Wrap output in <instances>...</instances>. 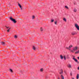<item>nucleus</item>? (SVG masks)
Masks as SVG:
<instances>
[{
	"label": "nucleus",
	"instance_id": "obj_27",
	"mask_svg": "<svg viewBox=\"0 0 79 79\" xmlns=\"http://www.w3.org/2000/svg\"><path fill=\"white\" fill-rule=\"evenodd\" d=\"M65 8H67V9H69L68 7L66 6H65Z\"/></svg>",
	"mask_w": 79,
	"mask_h": 79
},
{
	"label": "nucleus",
	"instance_id": "obj_7",
	"mask_svg": "<svg viewBox=\"0 0 79 79\" xmlns=\"http://www.w3.org/2000/svg\"><path fill=\"white\" fill-rule=\"evenodd\" d=\"M68 68H71V64H68Z\"/></svg>",
	"mask_w": 79,
	"mask_h": 79
},
{
	"label": "nucleus",
	"instance_id": "obj_20",
	"mask_svg": "<svg viewBox=\"0 0 79 79\" xmlns=\"http://www.w3.org/2000/svg\"><path fill=\"white\" fill-rule=\"evenodd\" d=\"M32 18L33 19H34V18H35V16H34V15L32 16Z\"/></svg>",
	"mask_w": 79,
	"mask_h": 79
},
{
	"label": "nucleus",
	"instance_id": "obj_5",
	"mask_svg": "<svg viewBox=\"0 0 79 79\" xmlns=\"http://www.w3.org/2000/svg\"><path fill=\"white\" fill-rule=\"evenodd\" d=\"M75 57V56H73V60H74V61L75 62H78L77 60V59H76L75 58H74Z\"/></svg>",
	"mask_w": 79,
	"mask_h": 79
},
{
	"label": "nucleus",
	"instance_id": "obj_13",
	"mask_svg": "<svg viewBox=\"0 0 79 79\" xmlns=\"http://www.w3.org/2000/svg\"><path fill=\"white\" fill-rule=\"evenodd\" d=\"M33 49L34 50H35V46H33Z\"/></svg>",
	"mask_w": 79,
	"mask_h": 79
},
{
	"label": "nucleus",
	"instance_id": "obj_38",
	"mask_svg": "<svg viewBox=\"0 0 79 79\" xmlns=\"http://www.w3.org/2000/svg\"><path fill=\"white\" fill-rule=\"evenodd\" d=\"M74 5H75V3H74Z\"/></svg>",
	"mask_w": 79,
	"mask_h": 79
},
{
	"label": "nucleus",
	"instance_id": "obj_28",
	"mask_svg": "<svg viewBox=\"0 0 79 79\" xmlns=\"http://www.w3.org/2000/svg\"><path fill=\"white\" fill-rule=\"evenodd\" d=\"M66 58H67V59H69V57L68 56H66Z\"/></svg>",
	"mask_w": 79,
	"mask_h": 79
},
{
	"label": "nucleus",
	"instance_id": "obj_25",
	"mask_svg": "<svg viewBox=\"0 0 79 79\" xmlns=\"http://www.w3.org/2000/svg\"><path fill=\"white\" fill-rule=\"evenodd\" d=\"M54 23L56 25V24H57V21H55Z\"/></svg>",
	"mask_w": 79,
	"mask_h": 79
},
{
	"label": "nucleus",
	"instance_id": "obj_1",
	"mask_svg": "<svg viewBox=\"0 0 79 79\" xmlns=\"http://www.w3.org/2000/svg\"><path fill=\"white\" fill-rule=\"evenodd\" d=\"M78 49V47L77 46H75L73 47V50H71V52H72V53H74L75 51L77 50Z\"/></svg>",
	"mask_w": 79,
	"mask_h": 79
},
{
	"label": "nucleus",
	"instance_id": "obj_11",
	"mask_svg": "<svg viewBox=\"0 0 79 79\" xmlns=\"http://www.w3.org/2000/svg\"><path fill=\"white\" fill-rule=\"evenodd\" d=\"M71 34L73 35H75V34H76V33H75V32H72L71 33Z\"/></svg>",
	"mask_w": 79,
	"mask_h": 79
},
{
	"label": "nucleus",
	"instance_id": "obj_9",
	"mask_svg": "<svg viewBox=\"0 0 79 79\" xmlns=\"http://www.w3.org/2000/svg\"><path fill=\"white\" fill-rule=\"evenodd\" d=\"M61 79H64V76H63V75H61Z\"/></svg>",
	"mask_w": 79,
	"mask_h": 79
},
{
	"label": "nucleus",
	"instance_id": "obj_19",
	"mask_svg": "<svg viewBox=\"0 0 79 79\" xmlns=\"http://www.w3.org/2000/svg\"><path fill=\"white\" fill-rule=\"evenodd\" d=\"M18 5L20 7V8H21V5H20V4L19 3H18Z\"/></svg>",
	"mask_w": 79,
	"mask_h": 79
},
{
	"label": "nucleus",
	"instance_id": "obj_31",
	"mask_svg": "<svg viewBox=\"0 0 79 79\" xmlns=\"http://www.w3.org/2000/svg\"><path fill=\"white\" fill-rule=\"evenodd\" d=\"M66 48V49H69V48H68V47H66V48Z\"/></svg>",
	"mask_w": 79,
	"mask_h": 79
},
{
	"label": "nucleus",
	"instance_id": "obj_32",
	"mask_svg": "<svg viewBox=\"0 0 79 79\" xmlns=\"http://www.w3.org/2000/svg\"><path fill=\"white\" fill-rule=\"evenodd\" d=\"M70 75H71V76H72V73H70Z\"/></svg>",
	"mask_w": 79,
	"mask_h": 79
},
{
	"label": "nucleus",
	"instance_id": "obj_35",
	"mask_svg": "<svg viewBox=\"0 0 79 79\" xmlns=\"http://www.w3.org/2000/svg\"><path fill=\"white\" fill-rule=\"evenodd\" d=\"M21 8V10H23V9H22V7H21V8Z\"/></svg>",
	"mask_w": 79,
	"mask_h": 79
},
{
	"label": "nucleus",
	"instance_id": "obj_21",
	"mask_svg": "<svg viewBox=\"0 0 79 79\" xmlns=\"http://www.w3.org/2000/svg\"><path fill=\"white\" fill-rule=\"evenodd\" d=\"M64 60H66V56H64Z\"/></svg>",
	"mask_w": 79,
	"mask_h": 79
},
{
	"label": "nucleus",
	"instance_id": "obj_2",
	"mask_svg": "<svg viewBox=\"0 0 79 79\" xmlns=\"http://www.w3.org/2000/svg\"><path fill=\"white\" fill-rule=\"evenodd\" d=\"M10 20L12 21H13L14 23H16V20L15 19H13L11 17H10Z\"/></svg>",
	"mask_w": 79,
	"mask_h": 79
},
{
	"label": "nucleus",
	"instance_id": "obj_12",
	"mask_svg": "<svg viewBox=\"0 0 79 79\" xmlns=\"http://www.w3.org/2000/svg\"><path fill=\"white\" fill-rule=\"evenodd\" d=\"M73 11L76 13L77 11V10L76 8H74L73 10Z\"/></svg>",
	"mask_w": 79,
	"mask_h": 79
},
{
	"label": "nucleus",
	"instance_id": "obj_23",
	"mask_svg": "<svg viewBox=\"0 0 79 79\" xmlns=\"http://www.w3.org/2000/svg\"><path fill=\"white\" fill-rule=\"evenodd\" d=\"M18 37L17 36V35H15L14 36V38L15 39H17V38Z\"/></svg>",
	"mask_w": 79,
	"mask_h": 79
},
{
	"label": "nucleus",
	"instance_id": "obj_18",
	"mask_svg": "<svg viewBox=\"0 0 79 79\" xmlns=\"http://www.w3.org/2000/svg\"><path fill=\"white\" fill-rule=\"evenodd\" d=\"M45 79H48V76H47V75H46V76H45Z\"/></svg>",
	"mask_w": 79,
	"mask_h": 79
},
{
	"label": "nucleus",
	"instance_id": "obj_22",
	"mask_svg": "<svg viewBox=\"0 0 79 79\" xmlns=\"http://www.w3.org/2000/svg\"><path fill=\"white\" fill-rule=\"evenodd\" d=\"M51 23H53V22H54V19H52L51 20Z\"/></svg>",
	"mask_w": 79,
	"mask_h": 79
},
{
	"label": "nucleus",
	"instance_id": "obj_8",
	"mask_svg": "<svg viewBox=\"0 0 79 79\" xmlns=\"http://www.w3.org/2000/svg\"><path fill=\"white\" fill-rule=\"evenodd\" d=\"M60 58L61 60H63V56L62 55H61L60 56Z\"/></svg>",
	"mask_w": 79,
	"mask_h": 79
},
{
	"label": "nucleus",
	"instance_id": "obj_30",
	"mask_svg": "<svg viewBox=\"0 0 79 79\" xmlns=\"http://www.w3.org/2000/svg\"><path fill=\"white\" fill-rule=\"evenodd\" d=\"M75 53L76 54H77V53H78V52L77 51V52H75Z\"/></svg>",
	"mask_w": 79,
	"mask_h": 79
},
{
	"label": "nucleus",
	"instance_id": "obj_34",
	"mask_svg": "<svg viewBox=\"0 0 79 79\" xmlns=\"http://www.w3.org/2000/svg\"><path fill=\"white\" fill-rule=\"evenodd\" d=\"M78 69L79 70V66L78 67Z\"/></svg>",
	"mask_w": 79,
	"mask_h": 79
},
{
	"label": "nucleus",
	"instance_id": "obj_10",
	"mask_svg": "<svg viewBox=\"0 0 79 79\" xmlns=\"http://www.w3.org/2000/svg\"><path fill=\"white\" fill-rule=\"evenodd\" d=\"M1 44L2 45H5V43L4 42H1Z\"/></svg>",
	"mask_w": 79,
	"mask_h": 79
},
{
	"label": "nucleus",
	"instance_id": "obj_6",
	"mask_svg": "<svg viewBox=\"0 0 79 79\" xmlns=\"http://www.w3.org/2000/svg\"><path fill=\"white\" fill-rule=\"evenodd\" d=\"M40 31H41V32H43V31H44V29L43 28L41 27L40 28Z\"/></svg>",
	"mask_w": 79,
	"mask_h": 79
},
{
	"label": "nucleus",
	"instance_id": "obj_15",
	"mask_svg": "<svg viewBox=\"0 0 79 79\" xmlns=\"http://www.w3.org/2000/svg\"><path fill=\"white\" fill-rule=\"evenodd\" d=\"M43 70H44V69H43V68H41V69H40V71L41 72H43Z\"/></svg>",
	"mask_w": 79,
	"mask_h": 79
},
{
	"label": "nucleus",
	"instance_id": "obj_17",
	"mask_svg": "<svg viewBox=\"0 0 79 79\" xmlns=\"http://www.w3.org/2000/svg\"><path fill=\"white\" fill-rule=\"evenodd\" d=\"M72 47H73V45H71L69 46V48H72Z\"/></svg>",
	"mask_w": 79,
	"mask_h": 79
},
{
	"label": "nucleus",
	"instance_id": "obj_33",
	"mask_svg": "<svg viewBox=\"0 0 79 79\" xmlns=\"http://www.w3.org/2000/svg\"><path fill=\"white\" fill-rule=\"evenodd\" d=\"M68 49L69 50H70V51L71 50V49L70 48H69V49Z\"/></svg>",
	"mask_w": 79,
	"mask_h": 79
},
{
	"label": "nucleus",
	"instance_id": "obj_26",
	"mask_svg": "<svg viewBox=\"0 0 79 79\" xmlns=\"http://www.w3.org/2000/svg\"><path fill=\"white\" fill-rule=\"evenodd\" d=\"M10 29H11V28H9V29H8V30H7V31L8 32H10Z\"/></svg>",
	"mask_w": 79,
	"mask_h": 79
},
{
	"label": "nucleus",
	"instance_id": "obj_4",
	"mask_svg": "<svg viewBox=\"0 0 79 79\" xmlns=\"http://www.w3.org/2000/svg\"><path fill=\"white\" fill-rule=\"evenodd\" d=\"M59 73L60 74H63V69H61V70H60V72H59Z\"/></svg>",
	"mask_w": 79,
	"mask_h": 79
},
{
	"label": "nucleus",
	"instance_id": "obj_36",
	"mask_svg": "<svg viewBox=\"0 0 79 79\" xmlns=\"http://www.w3.org/2000/svg\"><path fill=\"white\" fill-rule=\"evenodd\" d=\"M78 53H79V50L78 51Z\"/></svg>",
	"mask_w": 79,
	"mask_h": 79
},
{
	"label": "nucleus",
	"instance_id": "obj_16",
	"mask_svg": "<svg viewBox=\"0 0 79 79\" xmlns=\"http://www.w3.org/2000/svg\"><path fill=\"white\" fill-rule=\"evenodd\" d=\"M79 74H77V79H79Z\"/></svg>",
	"mask_w": 79,
	"mask_h": 79
},
{
	"label": "nucleus",
	"instance_id": "obj_14",
	"mask_svg": "<svg viewBox=\"0 0 79 79\" xmlns=\"http://www.w3.org/2000/svg\"><path fill=\"white\" fill-rule=\"evenodd\" d=\"M63 20L64 21H65V22H66V19L65 18H64Z\"/></svg>",
	"mask_w": 79,
	"mask_h": 79
},
{
	"label": "nucleus",
	"instance_id": "obj_24",
	"mask_svg": "<svg viewBox=\"0 0 79 79\" xmlns=\"http://www.w3.org/2000/svg\"><path fill=\"white\" fill-rule=\"evenodd\" d=\"M10 72H11V73H13V70H12V69H10Z\"/></svg>",
	"mask_w": 79,
	"mask_h": 79
},
{
	"label": "nucleus",
	"instance_id": "obj_29",
	"mask_svg": "<svg viewBox=\"0 0 79 79\" xmlns=\"http://www.w3.org/2000/svg\"><path fill=\"white\" fill-rule=\"evenodd\" d=\"M6 27L7 28V29H8V28H9V27H7L6 26Z\"/></svg>",
	"mask_w": 79,
	"mask_h": 79
},
{
	"label": "nucleus",
	"instance_id": "obj_37",
	"mask_svg": "<svg viewBox=\"0 0 79 79\" xmlns=\"http://www.w3.org/2000/svg\"><path fill=\"white\" fill-rule=\"evenodd\" d=\"M72 79H74V78H72Z\"/></svg>",
	"mask_w": 79,
	"mask_h": 79
},
{
	"label": "nucleus",
	"instance_id": "obj_3",
	"mask_svg": "<svg viewBox=\"0 0 79 79\" xmlns=\"http://www.w3.org/2000/svg\"><path fill=\"white\" fill-rule=\"evenodd\" d=\"M75 27H76V28H77V30H78V31H79V25H77V23H75Z\"/></svg>",
	"mask_w": 79,
	"mask_h": 79
}]
</instances>
